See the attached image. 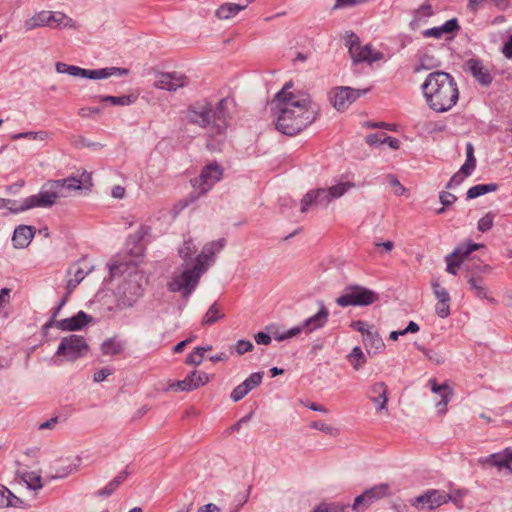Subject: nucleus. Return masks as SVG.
<instances>
[{
  "label": "nucleus",
  "instance_id": "25",
  "mask_svg": "<svg viewBox=\"0 0 512 512\" xmlns=\"http://www.w3.org/2000/svg\"><path fill=\"white\" fill-rule=\"evenodd\" d=\"M149 231L150 228L148 226L142 225L139 227L135 234L129 237V240L135 243L134 248L131 249V253L133 255V258L131 260H136V262L140 261L144 253V247L141 244V242L143 241L145 236L149 234Z\"/></svg>",
  "mask_w": 512,
  "mask_h": 512
},
{
  "label": "nucleus",
  "instance_id": "14",
  "mask_svg": "<svg viewBox=\"0 0 512 512\" xmlns=\"http://www.w3.org/2000/svg\"><path fill=\"white\" fill-rule=\"evenodd\" d=\"M466 67L480 85L487 87L492 83L494 79L492 66L484 64L479 59H469Z\"/></svg>",
  "mask_w": 512,
  "mask_h": 512
},
{
  "label": "nucleus",
  "instance_id": "54",
  "mask_svg": "<svg viewBox=\"0 0 512 512\" xmlns=\"http://www.w3.org/2000/svg\"><path fill=\"white\" fill-rule=\"evenodd\" d=\"M420 350L423 352V354L429 361L437 365L442 364L444 362L443 357L439 353L426 348H421Z\"/></svg>",
  "mask_w": 512,
  "mask_h": 512
},
{
  "label": "nucleus",
  "instance_id": "57",
  "mask_svg": "<svg viewBox=\"0 0 512 512\" xmlns=\"http://www.w3.org/2000/svg\"><path fill=\"white\" fill-rule=\"evenodd\" d=\"M466 495L464 490H456L448 494L449 501H452L457 507H462V498Z\"/></svg>",
  "mask_w": 512,
  "mask_h": 512
},
{
  "label": "nucleus",
  "instance_id": "10",
  "mask_svg": "<svg viewBox=\"0 0 512 512\" xmlns=\"http://www.w3.org/2000/svg\"><path fill=\"white\" fill-rule=\"evenodd\" d=\"M390 494V486L386 483L378 484L370 489L365 490L354 500L352 509L359 511L368 508L374 502L388 496Z\"/></svg>",
  "mask_w": 512,
  "mask_h": 512
},
{
  "label": "nucleus",
  "instance_id": "28",
  "mask_svg": "<svg viewBox=\"0 0 512 512\" xmlns=\"http://www.w3.org/2000/svg\"><path fill=\"white\" fill-rule=\"evenodd\" d=\"M183 381L187 383L185 391L190 392L204 386L209 382V376L205 372H199L197 370L192 371L188 374Z\"/></svg>",
  "mask_w": 512,
  "mask_h": 512
},
{
  "label": "nucleus",
  "instance_id": "6",
  "mask_svg": "<svg viewBox=\"0 0 512 512\" xmlns=\"http://www.w3.org/2000/svg\"><path fill=\"white\" fill-rule=\"evenodd\" d=\"M81 188V180L75 177L50 180L38 194L27 197L19 207H10V211L17 213L36 207L49 208L56 203L58 198L67 197L72 191H77Z\"/></svg>",
  "mask_w": 512,
  "mask_h": 512
},
{
  "label": "nucleus",
  "instance_id": "5",
  "mask_svg": "<svg viewBox=\"0 0 512 512\" xmlns=\"http://www.w3.org/2000/svg\"><path fill=\"white\" fill-rule=\"evenodd\" d=\"M223 246V240L206 244L201 253L195 258L192 267H187L181 273L173 275L168 283V290L181 292L184 298L189 297L197 287L201 275L207 270L209 261L215 252L220 251Z\"/></svg>",
  "mask_w": 512,
  "mask_h": 512
},
{
  "label": "nucleus",
  "instance_id": "45",
  "mask_svg": "<svg viewBox=\"0 0 512 512\" xmlns=\"http://www.w3.org/2000/svg\"><path fill=\"white\" fill-rule=\"evenodd\" d=\"M88 272H85L82 268H77L74 272V277L67 281V295L71 294L73 290L79 285V283L85 278Z\"/></svg>",
  "mask_w": 512,
  "mask_h": 512
},
{
  "label": "nucleus",
  "instance_id": "22",
  "mask_svg": "<svg viewBox=\"0 0 512 512\" xmlns=\"http://www.w3.org/2000/svg\"><path fill=\"white\" fill-rule=\"evenodd\" d=\"M429 385L431 387V391L440 397V400L436 403L439 412L445 413L447 405L453 396V390L446 383L438 384L434 378L429 380Z\"/></svg>",
  "mask_w": 512,
  "mask_h": 512
},
{
  "label": "nucleus",
  "instance_id": "41",
  "mask_svg": "<svg viewBox=\"0 0 512 512\" xmlns=\"http://www.w3.org/2000/svg\"><path fill=\"white\" fill-rule=\"evenodd\" d=\"M50 137V133L47 131H38V132H21L18 134L13 135L11 138L12 140H18V139H29V140H37V141H46Z\"/></svg>",
  "mask_w": 512,
  "mask_h": 512
},
{
  "label": "nucleus",
  "instance_id": "2",
  "mask_svg": "<svg viewBox=\"0 0 512 512\" xmlns=\"http://www.w3.org/2000/svg\"><path fill=\"white\" fill-rule=\"evenodd\" d=\"M232 102L229 98H223L216 104L207 99L196 101L183 111L184 120L205 129L210 137L223 135L227 129L230 118L228 108Z\"/></svg>",
  "mask_w": 512,
  "mask_h": 512
},
{
  "label": "nucleus",
  "instance_id": "20",
  "mask_svg": "<svg viewBox=\"0 0 512 512\" xmlns=\"http://www.w3.org/2000/svg\"><path fill=\"white\" fill-rule=\"evenodd\" d=\"M263 374L260 372L252 373L244 382L239 384L231 393V399L238 402L243 399L252 389L259 386L262 382Z\"/></svg>",
  "mask_w": 512,
  "mask_h": 512
},
{
  "label": "nucleus",
  "instance_id": "39",
  "mask_svg": "<svg viewBox=\"0 0 512 512\" xmlns=\"http://www.w3.org/2000/svg\"><path fill=\"white\" fill-rule=\"evenodd\" d=\"M135 97L132 95L125 96H100L99 101L108 102L114 106H126L130 105L135 101Z\"/></svg>",
  "mask_w": 512,
  "mask_h": 512
},
{
  "label": "nucleus",
  "instance_id": "43",
  "mask_svg": "<svg viewBox=\"0 0 512 512\" xmlns=\"http://www.w3.org/2000/svg\"><path fill=\"white\" fill-rule=\"evenodd\" d=\"M196 250V246L193 244L192 240L184 241L182 247L179 249V254L186 263L185 268L191 267L189 264V260L191 259V256L196 252Z\"/></svg>",
  "mask_w": 512,
  "mask_h": 512
},
{
  "label": "nucleus",
  "instance_id": "16",
  "mask_svg": "<svg viewBox=\"0 0 512 512\" xmlns=\"http://www.w3.org/2000/svg\"><path fill=\"white\" fill-rule=\"evenodd\" d=\"M361 95L360 91L350 87H340L330 93V101L338 111L345 110Z\"/></svg>",
  "mask_w": 512,
  "mask_h": 512
},
{
  "label": "nucleus",
  "instance_id": "32",
  "mask_svg": "<svg viewBox=\"0 0 512 512\" xmlns=\"http://www.w3.org/2000/svg\"><path fill=\"white\" fill-rule=\"evenodd\" d=\"M48 23V11H41L33 15L31 18L27 19L24 22V27L27 31H30L38 27L48 26Z\"/></svg>",
  "mask_w": 512,
  "mask_h": 512
},
{
  "label": "nucleus",
  "instance_id": "12",
  "mask_svg": "<svg viewBox=\"0 0 512 512\" xmlns=\"http://www.w3.org/2000/svg\"><path fill=\"white\" fill-rule=\"evenodd\" d=\"M482 247V244L477 243H468L458 246L451 254L447 255L445 258L447 263L446 271L450 274L456 275L457 270L465 258L468 257L472 252Z\"/></svg>",
  "mask_w": 512,
  "mask_h": 512
},
{
  "label": "nucleus",
  "instance_id": "60",
  "mask_svg": "<svg viewBox=\"0 0 512 512\" xmlns=\"http://www.w3.org/2000/svg\"><path fill=\"white\" fill-rule=\"evenodd\" d=\"M350 326L354 330L360 332L363 335V338L366 336V332H371L372 331V330L367 329L366 328V323L361 321V320L353 321Z\"/></svg>",
  "mask_w": 512,
  "mask_h": 512
},
{
  "label": "nucleus",
  "instance_id": "26",
  "mask_svg": "<svg viewBox=\"0 0 512 512\" xmlns=\"http://www.w3.org/2000/svg\"><path fill=\"white\" fill-rule=\"evenodd\" d=\"M328 316V309L324 305H322L317 314L305 320V322L302 325V328H305L307 332H312L318 328H321L326 324Z\"/></svg>",
  "mask_w": 512,
  "mask_h": 512
},
{
  "label": "nucleus",
  "instance_id": "38",
  "mask_svg": "<svg viewBox=\"0 0 512 512\" xmlns=\"http://www.w3.org/2000/svg\"><path fill=\"white\" fill-rule=\"evenodd\" d=\"M347 359L356 371L366 363L365 354L358 346L352 349L351 353L347 356Z\"/></svg>",
  "mask_w": 512,
  "mask_h": 512
},
{
  "label": "nucleus",
  "instance_id": "58",
  "mask_svg": "<svg viewBox=\"0 0 512 512\" xmlns=\"http://www.w3.org/2000/svg\"><path fill=\"white\" fill-rule=\"evenodd\" d=\"M439 199L443 206H450L457 200V197L450 192L443 191L440 193Z\"/></svg>",
  "mask_w": 512,
  "mask_h": 512
},
{
  "label": "nucleus",
  "instance_id": "30",
  "mask_svg": "<svg viewBox=\"0 0 512 512\" xmlns=\"http://www.w3.org/2000/svg\"><path fill=\"white\" fill-rule=\"evenodd\" d=\"M128 476L127 470L120 472L112 481H110L103 489H100L96 492V495L101 496H110L118 487L126 480Z\"/></svg>",
  "mask_w": 512,
  "mask_h": 512
},
{
  "label": "nucleus",
  "instance_id": "35",
  "mask_svg": "<svg viewBox=\"0 0 512 512\" xmlns=\"http://www.w3.org/2000/svg\"><path fill=\"white\" fill-rule=\"evenodd\" d=\"M48 18L49 23L48 26L51 28H58V27H70L72 26L73 20L69 17H67L62 12H51L48 11Z\"/></svg>",
  "mask_w": 512,
  "mask_h": 512
},
{
  "label": "nucleus",
  "instance_id": "33",
  "mask_svg": "<svg viewBox=\"0 0 512 512\" xmlns=\"http://www.w3.org/2000/svg\"><path fill=\"white\" fill-rule=\"evenodd\" d=\"M59 460L50 466L48 477L50 479L65 478L77 469L76 465H60Z\"/></svg>",
  "mask_w": 512,
  "mask_h": 512
},
{
  "label": "nucleus",
  "instance_id": "17",
  "mask_svg": "<svg viewBox=\"0 0 512 512\" xmlns=\"http://www.w3.org/2000/svg\"><path fill=\"white\" fill-rule=\"evenodd\" d=\"M187 83L188 78L181 73H160L154 82V87L168 91H176L186 86Z\"/></svg>",
  "mask_w": 512,
  "mask_h": 512
},
{
  "label": "nucleus",
  "instance_id": "13",
  "mask_svg": "<svg viewBox=\"0 0 512 512\" xmlns=\"http://www.w3.org/2000/svg\"><path fill=\"white\" fill-rule=\"evenodd\" d=\"M128 71L123 68L111 67V68H103V69H95L89 70L84 69L78 66L72 65L71 69L68 71V74L74 77H83L88 79H105L113 75H125Z\"/></svg>",
  "mask_w": 512,
  "mask_h": 512
},
{
  "label": "nucleus",
  "instance_id": "1",
  "mask_svg": "<svg viewBox=\"0 0 512 512\" xmlns=\"http://www.w3.org/2000/svg\"><path fill=\"white\" fill-rule=\"evenodd\" d=\"M286 83L271 101V111L276 117V129L293 136L312 124L318 117L319 107L308 93L292 91Z\"/></svg>",
  "mask_w": 512,
  "mask_h": 512
},
{
  "label": "nucleus",
  "instance_id": "23",
  "mask_svg": "<svg viewBox=\"0 0 512 512\" xmlns=\"http://www.w3.org/2000/svg\"><path fill=\"white\" fill-rule=\"evenodd\" d=\"M388 389L384 382L374 383L368 392L369 399L377 406V410L386 409L388 402Z\"/></svg>",
  "mask_w": 512,
  "mask_h": 512
},
{
  "label": "nucleus",
  "instance_id": "56",
  "mask_svg": "<svg viewBox=\"0 0 512 512\" xmlns=\"http://www.w3.org/2000/svg\"><path fill=\"white\" fill-rule=\"evenodd\" d=\"M385 135H386V133L369 134L366 137V143L369 146H377V145H380V144H384L383 138L385 137Z\"/></svg>",
  "mask_w": 512,
  "mask_h": 512
},
{
  "label": "nucleus",
  "instance_id": "15",
  "mask_svg": "<svg viewBox=\"0 0 512 512\" xmlns=\"http://www.w3.org/2000/svg\"><path fill=\"white\" fill-rule=\"evenodd\" d=\"M348 43L349 53L355 62H374L380 59V53H374L369 45L361 47L355 34L350 35Z\"/></svg>",
  "mask_w": 512,
  "mask_h": 512
},
{
  "label": "nucleus",
  "instance_id": "7",
  "mask_svg": "<svg viewBox=\"0 0 512 512\" xmlns=\"http://www.w3.org/2000/svg\"><path fill=\"white\" fill-rule=\"evenodd\" d=\"M378 298L373 290L359 285H350L345 288L342 295L336 298V303L341 307L367 306L376 302Z\"/></svg>",
  "mask_w": 512,
  "mask_h": 512
},
{
  "label": "nucleus",
  "instance_id": "40",
  "mask_svg": "<svg viewBox=\"0 0 512 512\" xmlns=\"http://www.w3.org/2000/svg\"><path fill=\"white\" fill-rule=\"evenodd\" d=\"M482 279L471 277L468 280V284L470 285V288L474 291L475 295L478 298H484L489 300L490 302H493L494 299L488 296V292L484 286L481 285Z\"/></svg>",
  "mask_w": 512,
  "mask_h": 512
},
{
  "label": "nucleus",
  "instance_id": "18",
  "mask_svg": "<svg viewBox=\"0 0 512 512\" xmlns=\"http://www.w3.org/2000/svg\"><path fill=\"white\" fill-rule=\"evenodd\" d=\"M478 462L482 465H490L498 470L505 469L507 474H512V449L507 448L500 453H494L487 457L480 458Z\"/></svg>",
  "mask_w": 512,
  "mask_h": 512
},
{
  "label": "nucleus",
  "instance_id": "49",
  "mask_svg": "<svg viewBox=\"0 0 512 512\" xmlns=\"http://www.w3.org/2000/svg\"><path fill=\"white\" fill-rule=\"evenodd\" d=\"M432 288H433L434 295L438 301L450 300V295H449L448 291L444 287H442L438 283V281L432 282Z\"/></svg>",
  "mask_w": 512,
  "mask_h": 512
},
{
  "label": "nucleus",
  "instance_id": "64",
  "mask_svg": "<svg viewBox=\"0 0 512 512\" xmlns=\"http://www.w3.org/2000/svg\"><path fill=\"white\" fill-rule=\"evenodd\" d=\"M502 53L508 59H512V35L509 37L508 41L505 42L502 48Z\"/></svg>",
  "mask_w": 512,
  "mask_h": 512
},
{
  "label": "nucleus",
  "instance_id": "48",
  "mask_svg": "<svg viewBox=\"0 0 512 512\" xmlns=\"http://www.w3.org/2000/svg\"><path fill=\"white\" fill-rule=\"evenodd\" d=\"M387 181L390 184V186L393 188V193L396 196L404 195L406 192V188L399 182L397 177L393 174L387 175Z\"/></svg>",
  "mask_w": 512,
  "mask_h": 512
},
{
  "label": "nucleus",
  "instance_id": "51",
  "mask_svg": "<svg viewBox=\"0 0 512 512\" xmlns=\"http://www.w3.org/2000/svg\"><path fill=\"white\" fill-rule=\"evenodd\" d=\"M494 216L491 213H487L478 221V230L481 232L489 231L493 226Z\"/></svg>",
  "mask_w": 512,
  "mask_h": 512
},
{
  "label": "nucleus",
  "instance_id": "34",
  "mask_svg": "<svg viewBox=\"0 0 512 512\" xmlns=\"http://www.w3.org/2000/svg\"><path fill=\"white\" fill-rule=\"evenodd\" d=\"M125 345L115 338H109L101 345V351L104 355L113 356L123 353Z\"/></svg>",
  "mask_w": 512,
  "mask_h": 512
},
{
  "label": "nucleus",
  "instance_id": "46",
  "mask_svg": "<svg viewBox=\"0 0 512 512\" xmlns=\"http://www.w3.org/2000/svg\"><path fill=\"white\" fill-rule=\"evenodd\" d=\"M348 507L349 505H342L340 503H322L313 512H344Z\"/></svg>",
  "mask_w": 512,
  "mask_h": 512
},
{
  "label": "nucleus",
  "instance_id": "24",
  "mask_svg": "<svg viewBox=\"0 0 512 512\" xmlns=\"http://www.w3.org/2000/svg\"><path fill=\"white\" fill-rule=\"evenodd\" d=\"M35 229L32 226L21 225L14 231L12 242L15 248L27 247L34 237Z\"/></svg>",
  "mask_w": 512,
  "mask_h": 512
},
{
  "label": "nucleus",
  "instance_id": "63",
  "mask_svg": "<svg viewBox=\"0 0 512 512\" xmlns=\"http://www.w3.org/2000/svg\"><path fill=\"white\" fill-rule=\"evenodd\" d=\"M255 341L260 345H269L271 343V337L265 332H259L255 335Z\"/></svg>",
  "mask_w": 512,
  "mask_h": 512
},
{
  "label": "nucleus",
  "instance_id": "8",
  "mask_svg": "<svg viewBox=\"0 0 512 512\" xmlns=\"http://www.w3.org/2000/svg\"><path fill=\"white\" fill-rule=\"evenodd\" d=\"M223 176V169L215 162L203 167L198 177L191 180L194 193L193 199L206 194Z\"/></svg>",
  "mask_w": 512,
  "mask_h": 512
},
{
  "label": "nucleus",
  "instance_id": "52",
  "mask_svg": "<svg viewBox=\"0 0 512 512\" xmlns=\"http://www.w3.org/2000/svg\"><path fill=\"white\" fill-rule=\"evenodd\" d=\"M440 27L443 34H453L460 29L457 19H450Z\"/></svg>",
  "mask_w": 512,
  "mask_h": 512
},
{
  "label": "nucleus",
  "instance_id": "36",
  "mask_svg": "<svg viewBox=\"0 0 512 512\" xmlns=\"http://www.w3.org/2000/svg\"><path fill=\"white\" fill-rule=\"evenodd\" d=\"M224 316L225 314L223 313L222 308L217 302H215L209 307L206 314L204 315L202 319V325H212L218 320L222 319Z\"/></svg>",
  "mask_w": 512,
  "mask_h": 512
},
{
  "label": "nucleus",
  "instance_id": "37",
  "mask_svg": "<svg viewBox=\"0 0 512 512\" xmlns=\"http://www.w3.org/2000/svg\"><path fill=\"white\" fill-rule=\"evenodd\" d=\"M497 190V184L491 183V184H478L473 187H471L467 191V199H474L481 195H484L489 192H494Z\"/></svg>",
  "mask_w": 512,
  "mask_h": 512
},
{
  "label": "nucleus",
  "instance_id": "59",
  "mask_svg": "<svg viewBox=\"0 0 512 512\" xmlns=\"http://www.w3.org/2000/svg\"><path fill=\"white\" fill-rule=\"evenodd\" d=\"M465 177L466 176H464L460 171H458L451 177L450 181L446 185V188L452 189V188L458 186L459 184L462 183V181L464 180Z\"/></svg>",
  "mask_w": 512,
  "mask_h": 512
},
{
  "label": "nucleus",
  "instance_id": "19",
  "mask_svg": "<svg viewBox=\"0 0 512 512\" xmlns=\"http://www.w3.org/2000/svg\"><path fill=\"white\" fill-rule=\"evenodd\" d=\"M331 201L328 189L310 190L301 200V212H307L311 206H327Z\"/></svg>",
  "mask_w": 512,
  "mask_h": 512
},
{
  "label": "nucleus",
  "instance_id": "55",
  "mask_svg": "<svg viewBox=\"0 0 512 512\" xmlns=\"http://www.w3.org/2000/svg\"><path fill=\"white\" fill-rule=\"evenodd\" d=\"M311 427L314 429L320 430L326 434H330V435H334L337 432V430L334 427H332L324 422H321V421L312 422Z\"/></svg>",
  "mask_w": 512,
  "mask_h": 512
},
{
  "label": "nucleus",
  "instance_id": "11",
  "mask_svg": "<svg viewBox=\"0 0 512 512\" xmlns=\"http://www.w3.org/2000/svg\"><path fill=\"white\" fill-rule=\"evenodd\" d=\"M449 501L448 493L443 490L430 489L411 500L416 509L434 510Z\"/></svg>",
  "mask_w": 512,
  "mask_h": 512
},
{
  "label": "nucleus",
  "instance_id": "9",
  "mask_svg": "<svg viewBox=\"0 0 512 512\" xmlns=\"http://www.w3.org/2000/svg\"><path fill=\"white\" fill-rule=\"evenodd\" d=\"M89 346L81 335L72 334L64 337L57 349L56 356H63L67 361H75L88 353Z\"/></svg>",
  "mask_w": 512,
  "mask_h": 512
},
{
  "label": "nucleus",
  "instance_id": "61",
  "mask_svg": "<svg viewBox=\"0 0 512 512\" xmlns=\"http://www.w3.org/2000/svg\"><path fill=\"white\" fill-rule=\"evenodd\" d=\"M476 167V161L466 160V162L460 168V172L464 176H469Z\"/></svg>",
  "mask_w": 512,
  "mask_h": 512
},
{
  "label": "nucleus",
  "instance_id": "53",
  "mask_svg": "<svg viewBox=\"0 0 512 512\" xmlns=\"http://www.w3.org/2000/svg\"><path fill=\"white\" fill-rule=\"evenodd\" d=\"M254 348L252 342L248 340H239L235 345V350L238 355H243L246 352L252 351Z\"/></svg>",
  "mask_w": 512,
  "mask_h": 512
},
{
  "label": "nucleus",
  "instance_id": "62",
  "mask_svg": "<svg viewBox=\"0 0 512 512\" xmlns=\"http://www.w3.org/2000/svg\"><path fill=\"white\" fill-rule=\"evenodd\" d=\"M101 113V108L99 107H86V108H81L79 110V116L85 118V117H90L92 116L93 114H100Z\"/></svg>",
  "mask_w": 512,
  "mask_h": 512
},
{
  "label": "nucleus",
  "instance_id": "27",
  "mask_svg": "<svg viewBox=\"0 0 512 512\" xmlns=\"http://www.w3.org/2000/svg\"><path fill=\"white\" fill-rule=\"evenodd\" d=\"M363 344L369 355L380 353L385 347L382 338L373 331L366 332V336L363 338Z\"/></svg>",
  "mask_w": 512,
  "mask_h": 512
},
{
  "label": "nucleus",
  "instance_id": "29",
  "mask_svg": "<svg viewBox=\"0 0 512 512\" xmlns=\"http://www.w3.org/2000/svg\"><path fill=\"white\" fill-rule=\"evenodd\" d=\"M23 500L15 496L8 488L0 485V507H21Z\"/></svg>",
  "mask_w": 512,
  "mask_h": 512
},
{
  "label": "nucleus",
  "instance_id": "21",
  "mask_svg": "<svg viewBox=\"0 0 512 512\" xmlns=\"http://www.w3.org/2000/svg\"><path fill=\"white\" fill-rule=\"evenodd\" d=\"M91 320L85 312L79 311L75 316L55 322V327L63 331H76L82 329Z\"/></svg>",
  "mask_w": 512,
  "mask_h": 512
},
{
  "label": "nucleus",
  "instance_id": "42",
  "mask_svg": "<svg viewBox=\"0 0 512 512\" xmlns=\"http://www.w3.org/2000/svg\"><path fill=\"white\" fill-rule=\"evenodd\" d=\"M23 481L27 484L28 488L38 490L43 487L42 478L36 472H26L22 476Z\"/></svg>",
  "mask_w": 512,
  "mask_h": 512
},
{
  "label": "nucleus",
  "instance_id": "3",
  "mask_svg": "<svg viewBox=\"0 0 512 512\" xmlns=\"http://www.w3.org/2000/svg\"><path fill=\"white\" fill-rule=\"evenodd\" d=\"M421 88L428 107L437 113L451 110L459 100L455 79L444 71L430 73Z\"/></svg>",
  "mask_w": 512,
  "mask_h": 512
},
{
  "label": "nucleus",
  "instance_id": "44",
  "mask_svg": "<svg viewBox=\"0 0 512 512\" xmlns=\"http://www.w3.org/2000/svg\"><path fill=\"white\" fill-rule=\"evenodd\" d=\"M352 187H354V184L351 182L339 183L337 185L330 187L328 191L331 200L340 198Z\"/></svg>",
  "mask_w": 512,
  "mask_h": 512
},
{
  "label": "nucleus",
  "instance_id": "4",
  "mask_svg": "<svg viewBox=\"0 0 512 512\" xmlns=\"http://www.w3.org/2000/svg\"><path fill=\"white\" fill-rule=\"evenodd\" d=\"M136 260H115L110 265L112 277L126 274L116 289V296L124 306H132L144 292L148 280L144 273L137 268Z\"/></svg>",
  "mask_w": 512,
  "mask_h": 512
},
{
  "label": "nucleus",
  "instance_id": "50",
  "mask_svg": "<svg viewBox=\"0 0 512 512\" xmlns=\"http://www.w3.org/2000/svg\"><path fill=\"white\" fill-rule=\"evenodd\" d=\"M436 314L441 318H446L450 314V300L438 301L435 306Z\"/></svg>",
  "mask_w": 512,
  "mask_h": 512
},
{
  "label": "nucleus",
  "instance_id": "47",
  "mask_svg": "<svg viewBox=\"0 0 512 512\" xmlns=\"http://www.w3.org/2000/svg\"><path fill=\"white\" fill-rule=\"evenodd\" d=\"M206 349L204 347H196L186 358L185 363L188 365H199L203 361L204 353Z\"/></svg>",
  "mask_w": 512,
  "mask_h": 512
},
{
  "label": "nucleus",
  "instance_id": "31",
  "mask_svg": "<svg viewBox=\"0 0 512 512\" xmlns=\"http://www.w3.org/2000/svg\"><path fill=\"white\" fill-rule=\"evenodd\" d=\"M245 8V5L225 3L216 10V16L222 20L230 19Z\"/></svg>",
  "mask_w": 512,
  "mask_h": 512
}]
</instances>
